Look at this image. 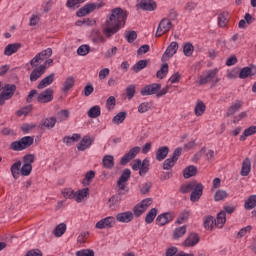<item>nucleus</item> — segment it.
Here are the masks:
<instances>
[{"label": "nucleus", "mask_w": 256, "mask_h": 256, "mask_svg": "<svg viewBox=\"0 0 256 256\" xmlns=\"http://www.w3.org/2000/svg\"><path fill=\"white\" fill-rule=\"evenodd\" d=\"M129 14L120 7L111 10L109 18L105 21L103 26V34L105 37H113L115 33L119 32L122 27H125Z\"/></svg>", "instance_id": "1"}, {"label": "nucleus", "mask_w": 256, "mask_h": 256, "mask_svg": "<svg viewBox=\"0 0 256 256\" xmlns=\"http://www.w3.org/2000/svg\"><path fill=\"white\" fill-rule=\"evenodd\" d=\"M34 142L35 138L24 136L20 140L12 142L10 144V149H12V151H24V149H29Z\"/></svg>", "instance_id": "2"}, {"label": "nucleus", "mask_w": 256, "mask_h": 256, "mask_svg": "<svg viewBox=\"0 0 256 256\" xmlns=\"http://www.w3.org/2000/svg\"><path fill=\"white\" fill-rule=\"evenodd\" d=\"M101 7H103V3L100 4H95V3H87L86 5H84L82 8H80L76 15L77 17H85L91 13H93V11H95V9H101Z\"/></svg>", "instance_id": "3"}, {"label": "nucleus", "mask_w": 256, "mask_h": 256, "mask_svg": "<svg viewBox=\"0 0 256 256\" xmlns=\"http://www.w3.org/2000/svg\"><path fill=\"white\" fill-rule=\"evenodd\" d=\"M15 91H17V86L15 84L5 85L4 90L0 94V103L5 104L7 99H11V97L15 95Z\"/></svg>", "instance_id": "4"}, {"label": "nucleus", "mask_w": 256, "mask_h": 256, "mask_svg": "<svg viewBox=\"0 0 256 256\" xmlns=\"http://www.w3.org/2000/svg\"><path fill=\"white\" fill-rule=\"evenodd\" d=\"M171 27H173L171 20H169V18H163L158 25L156 37H161L162 35H165V33H169Z\"/></svg>", "instance_id": "5"}, {"label": "nucleus", "mask_w": 256, "mask_h": 256, "mask_svg": "<svg viewBox=\"0 0 256 256\" xmlns=\"http://www.w3.org/2000/svg\"><path fill=\"white\" fill-rule=\"evenodd\" d=\"M141 151V147L139 146H135L133 148H131L120 160V165H122L123 167H125V165H127V163H129L130 161H132V159H135V157H137V155H139Z\"/></svg>", "instance_id": "6"}, {"label": "nucleus", "mask_w": 256, "mask_h": 256, "mask_svg": "<svg viewBox=\"0 0 256 256\" xmlns=\"http://www.w3.org/2000/svg\"><path fill=\"white\" fill-rule=\"evenodd\" d=\"M179 49V43L177 42H171L170 45L167 47L166 51L162 55L161 61L162 63H167L177 53V50Z\"/></svg>", "instance_id": "7"}, {"label": "nucleus", "mask_w": 256, "mask_h": 256, "mask_svg": "<svg viewBox=\"0 0 256 256\" xmlns=\"http://www.w3.org/2000/svg\"><path fill=\"white\" fill-rule=\"evenodd\" d=\"M219 73V69L214 68L212 70L206 71V73L202 74L199 79V85H207V83H211L217 74Z\"/></svg>", "instance_id": "8"}, {"label": "nucleus", "mask_w": 256, "mask_h": 256, "mask_svg": "<svg viewBox=\"0 0 256 256\" xmlns=\"http://www.w3.org/2000/svg\"><path fill=\"white\" fill-rule=\"evenodd\" d=\"M158 91H161V84L159 83H153L146 85L142 90H141V95L143 97H147L149 95H157Z\"/></svg>", "instance_id": "9"}, {"label": "nucleus", "mask_w": 256, "mask_h": 256, "mask_svg": "<svg viewBox=\"0 0 256 256\" xmlns=\"http://www.w3.org/2000/svg\"><path fill=\"white\" fill-rule=\"evenodd\" d=\"M199 241H201L199 234H197L196 232H191L183 241L182 245L183 247H195V245H197Z\"/></svg>", "instance_id": "10"}, {"label": "nucleus", "mask_w": 256, "mask_h": 256, "mask_svg": "<svg viewBox=\"0 0 256 256\" xmlns=\"http://www.w3.org/2000/svg\"><path fill=\"white\" fill-rule=\"evenodd\" d=\"M54 93L55 92L53 91L52 88H48V89L44 90L43 92H41L40 94H38L37 101L39 103H51V101H53Z\"/></svg>", "instance_id": "11"}, {"label": "nucleus", "mask_w": 256, "mask_h": 256, "mask_svg": "<svg viewBox=\"0 0 256 256\" xmlns=\"http://www.w3.org/2000/svg\"><path fill=\"white\" fill-rule=\"evenodd\" d=\"M136 7L142 11H155L157 9V2L154 0H141Z\"/></svg>", "instance_id": "12"}, {"label": "nucleus", "mask_w": 256, "mask_h": 256, "mask_svg": "<svg viewBox=\"0 0 256 256\" xmlns=\"http://www.w3.org/2000/svg\"><path fill=\"white\" fill-rule=\"evenodd\" d=\"M173 219H175V216L171 212L160 214L156 218V225H158L159 227H163L164 225H167V223H171Z\"/></svg>", "instance_id": "13"}, {"label": "nucleus", "mask_w": 256, "mask_h": 256, "mask_svg": "<svg viewBox=\"0 0 256 256\" xmlns=\"http://www.w3.org/2000/svg\"><path fill=\"white\" fill-rule=\"evenodd\" d=\"M46 71H47V67L45 66V64L34 68L30 74L31 83H34V81L41 79V77H43V75H45Z\"/></svg>", "instance_id": "14"}, {"label": "nucleus", "mask_w": 256, "mask_h": 256, "mask_svg": "<svg viewBox=\"0 0 256 256\" xmlns=\"http://www.w3.org/2000/svg\"><path fill=\"white\" fill-rule=\"evenodd\" d=\"M203 184L198 183L195 185L194 189L192 190V193L190 195V200L192 201V203H197V201H199V199H201L202 195H203Z\"/></svg>", "instance_id": "15"}, {"label": "nucleus", "mask_w": 256, "mask_h": 256, "mask_svg": "<svg viewBox=\"0 0 256 256\" xmlns=\"http://www.w3.org/2000/svg\"><path fill=\"white\" fill-rule=\"evenodd\" d=\"M94 141H95V138L88 136V135L84 136L82 138V140L80 141V143H78V145H77L78 151H85V150L89 149V147L91 145H93Z\"/></svg>", "instance_id": "16"}, {"label": "nucleus", "mask_w": 256, "mask_h": 256, "mask_svg": "<svg viewBox=\"0 0 256 256\" xmlns=\"http://www.w3.org/2000/svg\"><path fill=\"white\" fill-rule=\"evenodd\" d=\"M256 75V66H246L240 70L239 79H247Z\"/></svg>", "instance_id": "17"}, {"label": "nucleus", "mask_w": 256, "mask_h": 256, "mask_svg": "<svg viewBox=\"0 0 256 256\" xmlns=\"http://www.w3.org/2000/svg\"><path fill=\"white\" fill-rule=\"evenodd\" d=\"M116 221H118V223H131V221H133V212L126 211L118 213L116 215Z\"/></svg>", "instance_id": "18"}, {"label": "nucleus", "mask_w": 256, "mask_h": 256, "mask_svg": "<svg viewBox=\"0 0 256 256\" xmlns=\"http://www.w3.org/2000/svg\"><path fill=\"white\" fill-rule=\"evenodd\" d=\"M225 223H227V214H225V211H220L216 219H214V225L218 227V229H223Z\"/></svg>", "instance_id": "19"}, {"label": "nucleus", "mask_w": 256, "mask_h": 256, "mask_svg": "<svg viewBox=\"0 0 256 256\" xmlns=\"http://www.w3.org/2000/svg\"><path fill=\"white\" fill-rule=\"evenodd\" d=\"M57 123V118L49 117L41 120L40 129H53Z\"/></svg>", "instance_id": "20"}, {"label": "nucleus", "mask_w": 256, "mask_h": 256, "mask_svg": "<svg viewBox=\"0 0 256 256\" xmlns=\"http://www.w3.org/2000/svg\"><path fill=\"white\" fill-rule=\"evenodd\" d=\"M54 81L55 73H51L39 82V84L37 85V89H45V87H49V85L53 84Z\"/></svg>", "instance_id": "21"}, {"label": "nucleus", "mask_w": 256, "mask_h": 256, "mask_svg": "<svg viewBox=\"0 0 256 256\" xmlns=\"http://www.w3.org/2000/svg\"><path fill=\"white\" fill-rule=\"evenodd\" d=\"M21 49V43L8 44L4 49V55L11 57L13 53H17Z\"/></svg>", "instance_id": "22"}, {"label": "nucleus", "mask_w": 256, "mask_h": 256, "mask_svg": "<svg viewBox=\"0 0 256 256\" xmlns=\"http://www.w3.org/2000/svg\"><path fill=\"white\" fill-rule=\"evenodd\" d=\"M186 233H187V225L177 227L173 231L172 238L174 239V241H177L182 237H185Z\"/></svg>", "instance_id": "23"}, {"label": "nucleus", "mask_w": 256, "mask_h": 256, "mask_svg": "<svg viewBox=\"0 0 256 256\" xmlns=\"http://www.w3.org/2000/svg\"><path fill=\"white\" fill-rule=\"evenodd\" d=\"M251 173V160L245 158L242 162V168L240 174L242 177H247Z\"/></svg>", "instance_id": "24"}, {"label": "nucleus", "mask_w": 256, "mask_h": 256, "mask_svg": "<svg viewBox=\"0 0 256 256\" xmlns=\"http://www.w3.org/2000/svg\"><path fill=\"white\" fill-rule=\"evenodd\" d=\"M73 87H75V77L69 76L64 81L62 91H63V93H69V91H71V89H73Z\"/></svg>", "instance_id": "25"}, {"label": "nucleus", "mask_w": 256, "mask_h": 256, "mask_svg": "<svg viewBox=\"0 0 256 256\" xmlns=\"http://www.w3.org/2000/svg\"><path fill=\"white\" fill-rule=\"evenodd\" d=\"M169 155V147L168 146H161L156 151V161H163Z\"/></svg>", "instance_id": "26"}, {"label": "nucleus", "mask_w": 256, "mask_h": 256, "mask_svg": "<svg viewBox=\"0 0 256 256\" xmlns=\"http://www.w3.org/2000/svg\"><path fill=\"white\" fill-rule=\"evenodd\" d=\"M243 107V102L240 100H236L234 104H232L227 110V117H231V115H235L237 111H239Z\"/></svg>", "instance_id": "27"}, {"label": "nucleus", "mask_w": 256, "mask_h": 256, "mask_svg": "<svg viewBox=\"0 0 256 256\" xmlns=\"http://www.w3.org/2000/svg\"><path fill=\"white\" fill-rule=\"evenodd\" d=\"M21 165H22L21 160H18L17 162L12 164L10 171L14 179H19V175H21V168H22Z\"/></svg>", "instance_id": "28"}, {"label": "nucleus", "mask_w": 256, "mask_h": 256, "mask_svg": "<svg viewBox=\"0 0 256 256\" xmlns=\"http://www.w3.org/2000/svg\"><path fill=\"white\" fill-rule=\"evenodd\" d=\"M102 165L105 169H113L115 167V157L113 155H106L102 159Z\"/></svg>", "instance_id": "29"}, {"label": "nucleus", "mask_w": 256, "mask_h": 256, "mask_svg": "<svg viewBox=\"0 0 256 256\" xmlns=\"http://www.w3.org/2000/svg\"><path fill=\"white\" fill-rule=\"evenodd\" d=\"M87 115L90 119H97V117H101V106L95 105L91 107L87 112Z\"/></svg>", "instance_id": "30"}, {"label": "nucleus", "mask_w": 256, "mask_h": 256, "mask_svg": "<svg viewBox=\"0 0 256 256\" xmlns=\"http://www.w3.org/2000/svg\"><path fill=\"white\" fill-rule=\"evenodd\" d=\"M197 175V168L196 166L190 165L186 167L183 171L184 179H190V177H195Z\"/></svg>", "instance_id": "31"}, {"label": "nucleus", "mask_w": 256, "mask_h": 256, "mask_svg": "<svg viewBox=\"0 0 256 256\" xmlns=\"http://www.w3.org/2000/svg\"><path fill=\"white\" fill-rule=\"evenodd\" d=\"M207 109V106L205 105V103L201 100H199L197 103H196V106L194 108V113L196 115V117H201V115H203V113H205Z\"/></svg>", "instance_id": "32"}, {"label": "nucleus", "mask_w": 256, "mask_h": 256, "mask_svg": "<svg viewBox=\"0 0 256 256\" xmlns=\"http://www.w3.org/2000/svg\"><path fill=\"white\" fill-rule=\"evenodd\" d=\"M256 207V195H250L248 199L244 203V208L248 211H251V209H255Z\"/></svg>", "instance_id": "33"}, {"label": "nucleus", "mask_w": 256, "mask_h": 256, "mask_svg": "<svg viewBox=\"0 0 256 256\" xmlns=\"http://www.w3.org/2000/svg\"><path fill=\"white\" fill-rule=\"evenodd\" d=\"M167 73H169V64H162L160 70L157 71L156 77L157 79H165L167 77Z\"/></svg>", "instance_id": "34"}, {"label": "nucleus", "mask_w": 256, "mask_h": 256, "mask_svg": "<svg viewBox=\"0 0 256 256\" xmlns=\"http://www.w3.org/2000/svg\"><path fill=\"white\" fill-rule=\"evenodd\" d=\"M125 119H127V112L122 111L113 117L112 123H114V125H121Z\"/></svg>", "instance_id": "35"}, {"label": "nucleus", "mask_w": 256, "mask_h": 256, "mask_svg": "<svg viewBox=\"0 0 256 256\" xmlns=\"http://www.w3.org/2000/svg\"><path fill=\"white\" fill-rule=\"evenodd\" d=\"M256 133V126H250L249 128L245 129L243 134L240 136V141H246L247 137H251V135H255Z\"/></svg>", "instance_id": "36"}, {"label": "nucleus", "mask_w": 256, "mask_h": 256, "mask_svg": "<svg viewBox=\"0 0 256 256\" xmlns=\"http://www.w3.org/2000/svg\"><path fill=\"white\" fill-rule=\"evenodd\" d=\"M149 65V60H139L134 66L133 71L134 73H139L140 71H143Z\"/></svg>", "instance_id": "37"}, {"label": "nucleus", "mask_w": 256, "mask_h": 256, "mask_svg": "<svg viewBox=\"0 0 256 256\" xmlns=\"http://www.w3.org/2000/svg\"><path fill=\"white\" fill-rule=\"evenodd\" d=\"M67 231V225L65 223H60L56 226L54 230L55 237H63Z\"/></svg>", "instance_id": "38"}, {"label": "nucleus", "mask_w": 256, "mask_h": 256, "mask_svg": "<svg viewBox=\"0 0 256 256\" xmlns=\"http://www.w3.org/2000/svg\"><path fill=\"white\" fill-rule=\"evenodd\" d=\"M149 159L145 158L142 161V164L140 166V170H139V175L140 177H145V175H147V173H149Z\"/></svg>", "instance_id": "39"}, {"label": "nucleus", "mask_w": 256, "mask_h": 256, "mask_svg": "<svg viewBox=\"0 0 256 256\" xmlns=\"http://www.w3.org/2000/svg\"><path fill=\"white\" fill-rule=\"evenodd\" d=\"M193 51H195V46H193V43L186 42L183 45V53L185 57H191V55H193Z\"/></svg>", "instance_id": "40"}, {"label": "nucleus", "mask_w": 256, "mask_h": 256, "mask_svg": "<svg viewBox=\"0 0 256 256\" xmlns=\"http://www.w3.org/2000/svg\"><path fill=\"white\" fill-rule=\"evenodd\" d=\"M89 195V188H83L76 193L75 201L77 203H81L84 199V197H87Z\"/></svg>", "instance_id": "41"}, {"label": "nucleus", "mask_w": 256, "mask_h": 256, "mask_svg": "<svg viewBox=\"0 0 256 256\" xmlns=\"http://www.w3.org/2000/svg\"><path fill=\"white\" fill-rule=\"evenodd\" d=\"M131 179V169L126 168L123 170L122 174L120 175L118 182L121 183H127Z\"/></svg>", "instance_id": "42"}, {"label": "nucleus", "mask_w": 256, "mask_h": 256, "mask_svg": "<svg viewBox=\"0 0 256 256\" xmlns=\"http://www.w3.org/2000/svg\"><path fill=\"white\" fill-rule=\"evenodd\" d=\"M157 208H152L145 217V222L149 225L155 221V218L157 217Z\"/></svg>", "instance_id": "43"}, {"label": "nucleus", "mask_w": 256, "mask_h": 256, "mask_svg": "<svg viewBox=\"0 0 256 256\" xmlns=\"http://www.w3.org/2000/svg\"><path fill=\"white\" fill-rule=\"evenodd\" d=\"M81 139V134H73L72 136H65L63 138V143L66 145H71V143H75Z\"/></svg>", "instance_id": "44"}, {"label": "nucleus", "mask_w": 256, "mask_h": 256, "mask_svg": "<svg viewBox=\"0 0 256 256\" xmlns=\"http://www.w3.org/2000/svg\"><path fill=\"white\" fill-rule=\"evenodd\" d=\"M33 111V105H28L25 107H22L16 112L17 117H23V115L27 116L29 113Z\"/></svg>", "instance_id": "45"}, {"label": "nucleus", "mask_w": 256, "mask_h": 256, "mask_svg": "<svg viewBox=\"0 0 256 256\" xmlns=\"http://www.w3.org/2000/svg\"><path fill=\"white\" fill-rule=\"evenodd\" d=\"M32 171H33V165L23 164L20 170V175H23V177H29Z\"/></svg>", "instance_id": "46"}, {"label": "nucleus", "mask_w": 256, "mask_h": 256, "mask_svg": "<svg viewBox=\"0 0 256 256\" xmlns=\"http://www.w3.org/2000/svg\"><path fill=\"white\" fill-rule=\"evenodd\" d=\"M93 179H95V171L94 170H90L85 174V178L82 181L83 185H90L91 181H93Z\"/></svg>", "instance_id": "47"}, {"label": "nucleus", "mask_w": 256, "mask_h": 256, "mask_svg": "<svg viewBox=\"0 0 256 256\" xmlns=\"http://www.w3.org/2000/svg\"><path fill=\"white\" fill-rule=\"evenodd\" d=\"M62 195L65 199H75L77 197V193L73 191L71 188H65L62 190Z\"/></svg>", "instance_id": "48"}, {"label": "nucleus", "mask_w": 256, "mask_h": 256, "mask_svg": "<svg viewBox=\"0 0 256 256\" xmlns=\"http://www.w3.org/2000/svg\"><path fill=\"white\" fill-rule=\"evenodd\" d=\"M37 55H38V57H40L41 61H45V59H49V57H51V55H53V49L47 48V49L39 52Z\"/></svg>", "instance_id": "49"}, {"label": "nucleus", "mask_w": 256, "mask_h": 256, "mask_svg": "<svg viewBox=\"0 0 256 256\" xmlns=\"http://www.w3.org/2000/svg\"><path fill=\"white\" fill-rule=\"evenodd\" d=\"M89 51H91V47L87 44H83L78 48L77 54L81 57H85V55H89Z\"/></svg>", "instance_id": "50"}, {"label": "nucleus", "mask_w": 256, "mask_h": 256, "mask_svg": "<svg viewBox=\"0 0 256 256\" xmlns=\"http://www.w3.org/2000/svg\"><path fill=\"white\" fill-rule=\"evenodd\" d=\"M227 191L225 190H218L216 191L215 195H214V201H223V199H227Z\"/></svg>", "instance_id": "51"}, {"label": "nucleus", "mask_w": 256, "mask_h": 256, "mask_svg": "<svg viewBox=\"0 0 256 256\" xmlns=\"http://www.w3.org/2000/svg\"><path fill=\"white\" fill-rule=\"evenodd\" d=\"M69 115H71V112L69 110H61L57 113V119L58 121H67L69 119Z\"/></svg>", "instance_id": "52"}, {"label": "nucleus", "mask_w": 256, "mask_h": 256, "mask_svg": "<svg viewBox=\"0 0 256 256\" xmlns=\"http://www.w3.org/2000/svg\"><path fill=\"white\" fill-rule=\"evenodd\" d=\"M153 107L151 102H143L138 106V113H147Z\"/></svg>", "instance_id": "53"}, {"label": "nucleus", "mask_w": 256, "mask_h": 256, "mask_svg": "<svg viewBox=\"0 0 256 256\" xmlns=\"http://www.w3.org/2000/svg\"><path fill=\"white\" fill-rule=\"evenodd\" d=\"M118 203H121V195L115 194L108 200L109 207H115V205H118Z\"/></svg>", "instance_id": "54"}, {"label": "nucleus", "mask_w": 256, "mask_h": 256, "mask_svg": "<svg viewBox=\"0 0 256 256\" xmlns=\"http://www.w3.org/2000/svg\"><path fill=\"white\" fill-rule=\"evenodd\" d=\"M145 211L147 210L141 204L138 203L136 206H134L132 214H134L135 217H141V215H143Z\"/></svg>", "instance_id": "55"}, {"label": "nucleus", "mask_w": 256, "mask_h": 256, "mask_svg": "<svg viewBox=\"0 0 256 256\" xmlns=\"http://www.w3.org/2000/svg\"><path fill=\"white\" fill-rule=\"evenodd\" d=\"M215 225V218L213 216H208L204 219V227L206 229H213Z\"/></svg>", "instance_id": "56"}, {"label": "nucleus", "mask_w": 256, "mask_h": 256, "mask_svg": "<svg viewBox=\"0 0 256 256\" xmlns=\"http://www.w3.org/2000/svg\"><path fill=\"white\" fill-rule=\"evenodd\" d=\"M175 163H177L173 158H168L163 162V169L165 171H169L172 167H175Z\"/></svg>", "instance_id": "57"}, {"label": "nucleus", "mask_w": 256, "mask_h": 256, "mask_svg": "<svg viewBox=\"0 0 256 256\" xmlns=\"http://www.w3.org/2000/svg\"><path fill=\"white\" fill-rule=\"evenodd\" d=\"M22 161L25 165H33L35 163V154H26L23 156Z\"/></svg>", "instance_id": "58"}, {"label": "nucleus", "mask_w": 256, "mask_h": 256, "mask_svg": "<svg viewBox=\"0 0 256 256\" xmlns=\"http://www.w3.org/2000/svg\"><path fill=\"white\" fill-rule=\"evenodd\" d=\"M196 9H197V2L190 1V2H187L184 6V10L187 13H193V11H195Z\"/></svg>", "instance_id": "59"}, {"label": "nucleus", "mask_w": 256, "mask_h": 256, "mask_svg": "<svg viewBox=\"0 0 256 256\" xmlns=\"http://www.w3.org/2000/svg\"><path fill=\"white\" fill-rule=\"evenodd\" d=\"M228 13L223 12L222 14L219 15L218 17V25L219 27H225V25H227V17H228Z\"/></svg>", "instance_id": "60"}, {"label": "nucleus", "mask_w": 256, "mask_h": 256, "mask_svg": "<svg viewBox=\"0 0 256 256\" xmlns=\"http://www.w3.org/2000/svg\"><path fill=\"white\" fill-rule=\"evenodd\" d=\"M187 219H189V211H184L179 215L178 219L176 220V223L178 225H181V224L185 223V221H187Z\"/></svg>", "instance_id": "61"}, {"label": "nucleus", "mask_w": 256, "mask_h": 256, "mask_svg": "<svg viewBox=\"0 0 256 256\" xmlns=\"http://www.w3.org/2000/svg\"><path fill=\"white\" fill-rule=\"evenodd\" d=\"M76 256H95V251L91 249H83L76 252Z\"/></svg>", "instance_id": "62"}, {"label": "nucleus", "mask_w": 256, "mask_h": 256, "mask_svg": "<svg viewBox=\"0 0 256 256\" xmlns=\"http://www.w3.org/2000/svg\"><path fill=\"white\" fill-rule=\"evenodd\" d=\"M125 37H126V39H127V41H128L129 43H133V42L135 41V39H137V32H136V31H133V30L128 31V32L126 33Z\"/></svg>", "instance_id": "63"}, {"label": "nucleus", "mask_w": 256, "mask_h": 256, "mask_svg": "<svg viewBox=\"0 0 256 256\" xmlns=\"http://www.w3.org/2000/svg\"><path fill=\"white\" fill-rule=\"evenodd\" d=\"M126 97L129 100L135 97V85H130L126 88Z\"/></svg>", "instance_id": "64"}]
</instances>
